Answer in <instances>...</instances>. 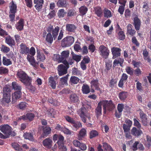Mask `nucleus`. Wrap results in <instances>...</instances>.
<instances>
[{
  "label": "nucleus",
  "instance_id": "obj_1",
  "mask_svg": "<svg viewBox=\"0 0 151 151\" xmlns=\"http://www.w3.org/2000/svg\"><path fill=\"white\" fill-rule=\"evenodd\" d=\"M60 28L58 27H54L50 25L47 27L46 30L48 32L46 35L45 40L51 44L53 41V38L55 40L57 37Z\"/></svg>",
  "mask_w": 151,
  "mask_h": 151
},
{
  "label": "nucleus",
  "instance_id": "obj_2",
  "mask_svg": "<svg viewBox=\"0 0 151 151\" xmlns=\"http://www.w3.org/2000/svg\"><path fill=\"white\" fill-rule=\"evenodd\" d=\"M16 76L17 78L19 79V80L25 85L27 88H29L32 87L31 78L22 70L20 69L18 70Z\"/></svg>",
  "mask_w": 151,
  "mask_h": 151
},
{
  "label": "nucleus",
  "instance_id": "obj_3",
  "mask_svg": "<svg viewBox=\"0 0 151 151\" xmlns=\"http://www.w3.org/2000/svg\"><path fill=\"white\" fill-rule=\"evenodd\" d=\"M63 63L64 64V65L60 64L58 67V74L60 76L67 73V69L69 68V65H72L73 63V62L71 61L68 63L67 61H64Z\"/></svg>",
  "mask_w": 151,
  "mask_h": 151
},
{
  "label": "nucleus",
  "instance_id": "obj_4",
  "mask_svg": "<svg viewBox=\"0 0 151 151\" xmlns=\"http://www.w3.org/2000/svg\"><path fill=\"white\" fill-rule=\"evenodd\" d=\"M101 102L104 113L106 112V109L111 111L114 109L115 107L114 104L111 100H104L101 101Z\"/></svg>",
  "mask_w": 151,
  "mask_h": 151
},
{
  "label": "nucleus",
  "instance_id": "obj_5",
  "mask_svg": "<svg viewBox=\"0 0 151 151\" xmlns=\"http://www.w3.org/2000/svg\"><path fill=\"white\" fill-rule=\"evenodd\" d=\"M74 42V38L72 36H68L64 38L62 41V45L63 47L70 46Z\"/></svg>",
  "mask_w": 151,
  "mask_h": 151
},
{
  "label": "nucleus",
  "instance_id": "obj_6",
  "mask_svg": "<svg viewBox=\"0 0 151 151\" xmlns=\"http://www.w3.org/2000/svg\"><path fill=\"white\" fill-rule=\"evenodd\" d=\"M0 130L6 135V137H7L12 134L11 128L8 124L0 126Z\"/></svg>",
  "mask_w": 151,
  "mask_h": 151
},
{
  "label": "nucleus",
  "instance_id": "obj_7",
  "mask_svg": "<svg viewBox=\"0 0 151 151\" xmlns=\"http://www.w3.org/2000/svg\"><path fill=\"white\" fill-rule=\"evenodd\" d=\"M100 55L104 59L108 58L109 54V50L108 48L104 45H101L99 47Z\"/></svg>",
  "mask_w": 151,
  "mask_h": 151
},
{
  "label": "nucleus",
  "instance_id": "obj_8",
  "mask_svg": "<svg viewBox=\"0 0 151 151\" xmlns=\"http://www.w3.org/2000/svg\"><path fill=\"white\" fill-rule=\"evenodd\" d=\"M133 24L134 25L135 29L137 31L139 30L141 26V21L138 18L137 15H134L133 18Z\"/></svg>",
  "mask_w": 151,
  "mask_h": 151
},
{
  "label": "nucleus",
  "instance_id": "obj_9",
  "mask_svg": "<svg viewBox=\"0 0 151 151\" xmlns=\"http://www.w3.org/2000/svg\"><path fill=\"white\" fill-rule=\"evenodd\" d=\"M121 50L117 47H113L111 49L112 54L113 55L112 58L115 59L121 56Z\"/></svg>",
  "mask_w": 151,
  "mask_h": 151
},
{
  "label": "nucleus",
  "instance_id": "obj_10",
  "mask_svg": "<svg viewBox=\"0 0 151 151\" xmlns=\"http://www.w3.org/2000/svg\"><path fill=\"white\" fill-rule=\"evenodd\" d=\"M27 59L30 63V64L32 65L35 69H37L39 66V62H36L35 60L34 57L30 56V55L28 54Z\"/></svg>",
  "mask_w": 151,
  "mask_h": 151
},
{
  "label": "nucleus",
  "instance_id": "obj_11",
  "mask_svg": "<svg viewBox=\"0 0 151 151\" xmlns=\"http://www.w3.org/2000/svg\"><path fill=\"white\" fill-rule=\"evenodd\" d=\"M35 117L34 114L32 113H28L26 114V115H23L20 116L19 119L20 120L23 119L24 120H28L29 121L33 120Z\"/></svg>",
  "mask_w": 151,
  "mask_h": 151
},
{
  "label": "nucleus",
  "instance_id": "obj_12",
  "mask_svg": "<svg viewBox=\"0 0 151 151\" xmlns=\"http://www.w3.org/2000/svg\"><path fill=\"white\" fill-rule=\"evenodd\" d=\"M22 93L21 91L15 92L12 95V102L14 103L17 101V100L19 99L21 96Z\"/></svg>",
  "mask_w": 151,
  "mask_h": 151
},
{
  "label": "nucleus",
  "instance_id": "obj_13",
  "mask_svg": "<svg viewBox=\"0 0 151 151\" xmlns=\"http://www.w3.org/2000/svg\"><path fill=\"white\" fill-rule=\"evenodd\" d=\"M87 131L84 128L81 129L79 131L78 134L77 139L78 140H82L84 137L86 135Z\"/></svg>",
  "mask_w": 151,
  "mask_h": 151
},
{
  "label": "nucleus",
  "instance_id": "obj_14",
  "mask_svg": "<svg viewBox=\"0 0 151 151\" xmlns=\"http://www.w3.org/2000/svg\"><path fill=\"white\" fill-rule=\"evenodd\" d=\"M34 4H36L35 6L36 9L38 11H41L44 3V0H34Z\"/></svg>",
  "mask_w": 151,
  "mask_h": 151
},
{
  "label": "nucleus",
  "instance_id": "obj_15",
  "mask_svg": "<svg viewBox=\"0 0 151 151\" xmlns=\"http://www.w3.org/2000/svg\"><path fill=\"white\" fill-rule=\"evenodd\" d=\"M42 143L44 147L49 149L52 147V141L50 138H47L43 140Z\"/></svg>",
  "mask_w": 151,
  "mask_h": 151
},
{
  "label": "nucleus",
  "instance_id": "obj_16",
  "mask_svg": "<svg viewBox=\"0 0 151 151\" xmlns=\"http://www.w3.org/2000/svg\"><path fill=\"white\" fill-rule=\"evenodd\" d=\"M5 42L11 47L14 45L15 44L14 39L10 36H7L5 38Z\"/></svg>",
  "mask_w": 151,
  "mask_h": 151
},
{
  "label": "nucleus",
  "instance_id": "obj_17",
  "mask_svg": "<svg viewBox=\"0 0 151 151\" xmlns=\"http://www.w3.org/2000/svg\"><path fill=\"white\" fill-rule=\"evenodd\" d=\"M124 61V59L121 58H119L115 59L113 63V67L114 68L117 66H118L119 64L122 67Z\"/></svg>",
  "mask_w": 151,
  "mask_h": 151
},
{
  "label": "nucleus",
  "instance_id": "obj_18",
  "mask_svg": "<svg viewBox=\"0 0 151 151\" xmlns=\"http://www.w3.org/2000/svg\"><path fill=\"white\" fill-rule=\"evenodd\" d=\"M20 53H21L27 54L29 53V49L24 44L21 43L20 45Z\"/></svg>",
  "mask_w": 151,
  "mask_h": 151
},
{
  "label": "nucleus",
  "instance_id": "obj_19",
  "mask_svg": "<svg viewBox=\"0 0 151 151\" xmlns=\"http://www.w3.org/2000/svg\"><path fill=\"white\" fill-rule=\"evenodd\" d=\"M51 129L50 127H44L43 129V133L41 135L42 137H45L47 136L48 134L51 133Z\"/></svg>",
  "mask_w": 151,
  "mask_h": 151
},
{
  "label": "nucleus",
  "instance_id": "obj_20",
  "mask_svg": "<svg viewBox=\"0 0 151 151\" xmlns=\"http://www.w3.org/2000/svg\"><path fill=\"white\" fill-rule=\"evenodd\" d=\"M9 8L10 9L9 14H14L16 12L17 6L13 1L10 3Z\"/></svg>",
  "mask_w": 151,
  "mask_h": 151
},
{
  "label": "nucleus",
  "instance_id": "obj_21",
  "mask_svg": "<svg viewBox=\"0 0 151 151\" xmlns=\"http://www.w3.org/2000/svg\"><path fill=\"white\" fill-rule=\"evenodd\" d=\"M91 88H95L97 90H99L100 88L99 87V84L98 81L97 79H93L91 81Z\"/></svg>",
  "mask_w": 151,
  "mask_h": 151
},
{
  "label": "nucleus",
  "instance_id": "obj_22",
  "mask_svg": "<svg viewBox=\"0 0 151 151\" xmlns=\"http://www.w3.org/2000/svg\"><path fill=\"white\" fill-rule=\"evenodd\" d=\"M73 129L74 131H77L79 128L82 126V124L80 122L75 121L72 124Z\"/></svg>",
  "mask_w": 151,
  "mask_h": 151
},
{
  "label": "nucleus",
  "instance_id": "obj_23",
  "mask_svg": "<svg viewBox=\"0 0 151 151\" xmlns=\"http://www.w3.org/2000/svg\"><path fill=\"white\" fill-rule=\"evenodd\" d=\"M48 83L50 86L53 89L56 88V83L54 80V78L51 76L48 78Z\"/></svg>",
  "mask_w": 151,
  "mask_h": 151
},
{
  "label": "nucleus",
  "instance_id": "obj_24",
  "mask_svg": "<svg viewBox=\"0 0 151 151\" xmlns=\"http://www.w3.org/2000/svg\"><path fill=\"white\" fill-rule=\"evenodd\" d=\"M56 5L58 7H66L68 4L66 0H58L56 3Z\"/></svg>",
  "mask_w": 151,
  "mask_h": 151
},
{
  "label": "nucleus",
  "instance_id": "obj_25",
  "mask_svg": "<svg viewBox=\"0 0 151 151\" xmlns=\"http://www.w3.org/2000/svg\"><path fill=\"white\" fill-rule=\"evenodd\" d=\"M24 26V20L22 19H20L19 21L16 24V28L18 30H22L23 29Z\"/></svg>",
  "mask_w": 151,
  "mask_h": 151
},
{
  "label": "nucleus",
  "instance_id": "obj_26",
  "mask_svg": "<svg viewBox=\"0 0 151 151\" xmlns=\"http://www.w3.org/2000/svg\"><path fill=\"white\" fill-rule=\"evenodd\" d=\"M102 105L101 101L98 104V106L95 109V113L97 117L100 116L101 114V105Z\"/></svg>",
  "mask_w": 151,
  "mask_h": 151
},
{
  "label": "nucleus",
  "instance_id": "obj_27",
  "mask_svg": "<svg viewBox=\"0 0 151 151\" xmlns=\"http://www.w3.org/2000/svg\"><path fill=\"white\" fill-rule=\"evenodd\" d=\"M11 89L10 86L6 85L4 87L2 90L3 95H11Z\"/></svg>",
  "mask_w": 151,
  "mask_h": 151
},
{
  "label": "nucleus",
  "instance_id": "obj_28",
  "mask_svg": "<svg viewBox=\"0 0 151 151\" xmlns=\"http://www.w3.org/2000/svg\"><path fill=\"white\" fill-rule=\"evenodd\" d=\"M132 25L131 24H128L127 26V33L130 35L133 36L136 33V31L132 28Z\"/></svg>",
  "mask_w": 151,
  "mask_h": 151
},
{
  "label": "nucleus",
  "instance_id": "obj_29",
  "mask_svg": "<svg viewBox=\"0 0 151 151\" xmlns=\"http://www.w3.org/2000/svg\"><path fill=\"white\" fill-rule=\"evenodd\" d=\"M66 27V30L70 32H74L76 29V26L72 24H67Z\"/></svg>",
  "mask_w": 151,
  "mask_h": 151
},
{
  "label": "nucleus",
  "instance_id": "obj_30",
  "mask_svg": "<svg viewBox=\"0 0 151 151\" xmlns=\"http://www.w3.org/2000/svg\"><path fill=\"white\" fill-rule=\"evenodd\" d=\"M131 132L132 134L137 136H139L142 133V131L140 129H138L135 127L132 128Z\"/></svg>",
  "mask_w": 151,
  "mask_h": 151
},
{
  "label": "nucleus",
  "instance_id": "obj_31",
  "mask_svg": "<svg viewBox=\"0 0 151 151\" xmlns=\"http://www.w3.org/2000/svg\"><path fill=\"white\" fill-rule=\"evenodd\" d=\"M69 75L68 74L65 76L62 77L60 78V83L61 84L60 86V87H63L62 85H67L68 83H67V81L68 79V76Z\"/></svg>",
  "mask_w": 151,
  "mask_h": 151
},
{
  "label": "nucleus",
  "instance_id": "obj_32",
  "mask_svg": "<svg viewBox=\"0 0 151 151\" xmlns=\"http://www.w3.org/2000/svg\"><path fill=\"white\" fill-rule=\"evenodd\" d=\"M82 91L83 94H87L90 92V87L87 84H83L82 87Z\"/></svg>",
  "mask_w": 151,
  "mask_h": 151
},
{
  "label": "nucleus",
  "instance_id": "obj_33",
  "mask_svg": "<svg viewBox=\"0 0 151 151\" xmlns=\"http://www.w3.org/2000/svg\"><path fill=\"white\" fill-rule=\"evenodd\" d=\"M140 117L144 125L147 124V118L146 115L144 114L142 111L140 112L139 113Z\"/></svg>",
  "mask_w": 151,
  "mask_h": 151
},
{
  "label": "nucleus",
  "instance_id": "obj_34",
  "mask_svg": "<svg viewBox=\"0 0 151 151\" xmlns=\"http://www.w3.org/2000/svg\"><path fill=\"white\" fill-rule=\"evenodd\" d=\"M69 55V52L68 50L64 51L61 53V58L62 60V63L64 61H67L65 59L67 58Z\"/></svg>",
  "mask_w": 151,
  "mask_h": 151
},
{
  "label": "nucleus",
  "instance_id": "obj_35",
  "mask_svg": "<svg viewBox=\"0 0 151 151\" xmlns=\"http://www.w3.org/2000/svg\"><path fill=\"white\" fill-rule=\"evenodd\" d=\"M95 13L99 17H101L103 11L100 7L97 6L94 8Z\"/></svg>",
  "mask_w": 151,
  "mask_h": 151
},
{
  "label": "nucleus",
  "instance_id": "obj_36",
  "mask_svg": "<svg viewBox=\"0 0 151 151\" xmlns=\"http://www.w3.org/2000/svg\"><path fill=\"white\" fill-rule=\"evenodd\" d=\"M37 60L39 61H42L45 59V55L43 54H40L39 50H37Z\"/></svg>",
  "mask_w": 151,
  "mask_h": 151
},
{
  "label": "nucleus",
  "instance_id": "obj_37",
  "mask_svg": "<svg viewBox=\"0 0 151 151\" xmlns=\"http://www.w3.org/2000/svg\"><path fill=\"white\" fill-rule=\"evenodd\" d=\"M12 88L14 90H17V91H21L22 89L21 86L16 82H13L12 83Z\"/></svg>",
  "mask_w": 151,
  "mask_h": 151
},
{
  "label": "nucleus",
  "instance_id": "obj_38",
  "mask_svg": "<svg viewBox=\"0 0 151 151\" xmlns=\"http://www.w3.org/2000/svg\"><path fill=\"white\" fill-rule=\"evenodd\" d=\"M88 8L85 6H82L79 8V12L81 15L83 16L87 13Z\"/></svg>",
  "mask_w": 151,
  "mask_h": 151
},
{
  "label": "nucleus",
  "instance_id": "obj_39",
  "mask_svg": "<svg viewBox=\"0 0 151 151\" xmlns=\"http://www.w3.org/2000/svg\"><path fill=\"white\" fill-rule=\"evenodd\" d=\"M70 100L71 102L77 103L79 101V98L77 95L75 94H72L70 96Z\"/></svg>",
  "mask_w": 151,
  "mask_h": 151
},
{
  "label": "nucleus",
  "instance_id": "obj_40",
  "mask_svg": "<svg viewBox=\"0 0 151 151\" xmlns=\"http://www.w3.org/2000/svg\"><path fill=\"white\" fill-rule=\"evenodd\" d=\"M3 64L6 66H8L12 64V63L10 59H7L6 57L4 56L2 58Z\"/></svg>",
  "mask_w": 151,
  "mask_h": 151
},
{
  "label": "nucleus",
  "instance_id": "obj_41",
  "mask_svg": "<svg viewBox=\"0 0 151 151\" xmlns=\"http://www.w3.org/2000/svg\"><path fill=\"white\" fill-rule=\"evenodd\" d=\"M103 146L104 151H113V150L110 145L106 142L103 143Z\"/></svg>",
  "mask_w": 151,
  "mask_h": 151
},
{
  "label": "nucleus",
  "instance_id": "obj_42",
  "mask_svg": "<svg viewBox=\"0 0 151 151\" xmlns=\"http://www.w3.org/2000/svg\"><path fill=\"white\" fill-rule=\"evenodd\" d=\"M80 79L77 77L75 76H72L70 80V82L72 84H77L79 81Z\"/></svg>",
  "mask_w": 151,
  "mask_h": 151
},
{
  "label": "nucleus",
  "instance_id": "obj_43",
  "mask_svg": "<svg viewBox=\"0 0 151 151\" xmlns=\"http://www.w3.org/2000/svg\"><path fill=\"white\" fill-rule=\"evenodd\" d=\"M143 54L144 59L147 60L148 62L150 63L151 61V59L149 58L148 56V52L146 49L143 50Z\"/></svg>",
  "mask_w": 151,
  "mask_h": 151
},
{
  "label": "nucleus",
  "instance_id": "obj_44",
  "mask_svg": "<svg viewBox=\"0 0 151 151\" xmlns=\"http://www.w3.org/2000/svg\"><path fill=\"white\" fill-rule=\"evenodd\" d=\"M12 145L13 147L16 150L18 151H25L24 150L22 149L17 143L15 142L12 143Z\"/></svg>",
  "mask_w": 151,
  "mask_h": 151
},
{
  "label": "nucleus",
  "instance_id": "obj_45",
  "mask_svg": "<svg viewBox=\"0 0 151 151\" xmlns=\"http://www.w3.org/2000/svg\"><path fill=\"white\" fill-rule=\"evenodd\" d=\"M127 92L123 91L119 94V97L120 100H124L127 98Z\"/></svg>",
  "mask_w": 151,
  "mask_h": 151
},
{
  "label": "nucleus",
  "instance_id": "obj_46",
  "mask_svg": "<svg viewBox=\"0 0 151 151\" xmlns=\"http://www.w3.org/2000/svg\"><path fill=\"white\" fill-rule=\"evenodd\" d=\"M66 14V12L63 9H61L58 10V16L60 18L64 17Z\"/></svg>",
  "mask_w": 151,
  "mask_h": 151
},
{
  "label": "nucleus",
  "instance_id": "obj_47",
  "mask_svg": "<svg viewBox=\"0 0 151 151\" xmlns=\"http://www.w3.org/2000/svg\"><path fill=\"white\" fill-rule=\"evenodd\" d=\"M2 101L8 103L11 101V95H3Z\"/></svg>",
  "mask_w": 151,
  "mask_h": 151
},
{
  "label": "nucleus",
  "instance_id": "obj_48",
  "mask_svg": "<svg viewBox=\"0 0 151 151\" xmlns=\"http://www.w3.org/2000/svg\"><path fill=\"white\" fill-rule=\"evenodd\" d=\"M99 135V133L95 130H92L90 133L89 138L92 139L94 137H96Z\"/></svg>",
  "mask_w": 151,
  "mask_h": 151
},
{
  "label": "nucleus",
  "instance_id": "obj_49",
  "mask_svg": "<svg viewBox=\"0 0 151 151\" xmlns=\"http://www.w3.org/2000/svg\"><path fill=\"white\" fill-rule=\"evenodd\" d=\"M104 17L107 18L111 17L112 16L111 12L106 8L104 9Z\"/></svg>",
  "mask_w": 151,
  "mask_h": 151
},
{
  "label": "nucleus",
  "instance_id": "obj_50",
  "mask_svg": "<svg viewBox=\"0 0 151 151\" xmlns=\"http://www.w3.org/2000/svg\"><path fill=\"white\" fill-rule=\"evenodd\" d=\"M24 138L28 139L32 141L33 140V137L32 134L30 133H25L24 135Z\"/></svg>",
  "mask_w": 151,
  "mask_h": 151
},
{
  "label": "nucleus",
  "instance_id": "obj_51",
  "mask_svg": "<svg viewBox=\"0 0 151 151\" xmlns=\"http://www.w3.org/2000/svg\"><path fill=\"white\" fill-rule=\"evenodd\" d=\"M72 73L74 75H76L78 76H81L82 72L80 70H78L77 68H74L72 69Z\"/></svg>",
  "mask_w": 151,
  "mask_h": 151
},
{
  "label": "nucleus",
  "instance_id": "obj_52",
  "mask_svg": "<svg viewBox=\"0 0 151 151\" xmlns=\"http://www.w3.org/2000/svg\"><path fill=\"white\" fill-rule=\"evenodd\" d=\"M125 70L127 74L131 76H132L134 74V69L132 68L127 66L125 68Z\"/></svg>",
  "mask_w": 151,
  "mask_h": 151
},
{
  "label": "nucleus",
  "instance_id": "obj_53",
  "mask_svg": "<svg viewBox=\"0 0 151 151\" xmlns=\"http://www.w3.org/2000/svg\"><path fill=\"white\" fill-rule=\"evenodd\" d=\"M54 60L57 61L58 62H62V58L59 54H54L53 56Z\"/></svg>",
  "mask_w": 151,
  "mask_h": 151
},
{
  "label": "nucleus",
  "instance_id": "obj_54",
  "mask_svg": "<svg viewBox=\"0 0 151 151\" xmlns=\"http://www.w3.org/2000/svg\"><path fill=\"white\" fill-rule=\"evenodd\" d=\"M63 132L66 134H73L74 132L66 128H64L62 129Z\"/></svg>",
  "mask_w": 151,
  "mask_h": 151
},
{
  "label": "nucleus",
  "instance_id": "obj_55",
  "mask_svg": "<svg viewBox=\"0 0 151 151\" xmlns=\"http://www.w3.org/2000/svg\"><path fill=\"white\" fill-rule=\"evenodd\" d=\"M1 50L4 53H7L10 51V49L6 46L2 45L1 47Z\"/></svg>",
  "mask_w": 151,
  "mask_h": 151
},
{
  "label": "nucleus",
  "instance_id": "obj_56",
  "mask_svg": "<svg viewBox=\"0 0 151 151\" xmlns=\"http://www.w3.org/2000/svg\"><path fill=\"white\" fill-rule=\"evenodd\" d=\"M64 137L61 135H59L58 138V140L57 142V143L59 145H60L61 146L63 145V142L64 140Z\"/></svg>",
  "mask_w": 151,
  "mask_h": 151
},
{
  "label": "nucleus",
  "instance_id": "obj_57",
  "mask_svg": "<svg viewBox=\"0 0 151 151\" xmlns=\"http://www.w3.org/2000/svg\"><path fill=\"white\" fill-rule=\"evenodd\" d=\"M86 109L84 108H81V109H79L78 111V114L80 117H82L83 116H85V111Z\"/></svg>",
  "mask_w": 151,
  "mask_h": 151
},
{
  "label": "nucleus",
  "instance_id": "obj_58",
  "mask_svg": "<svg viewBox=\"0 0 151 151\" xmlns=\"http://www.w3.org/2000/svg\"><path fill=\"white\" fill-rule=\"evenodd\" d=\"M27 104L25 102H21L19 105V108L22 110L24 109L27 106Z\"/></svg>",
  "mask_w": 151,
  "mask_h": 151
},
{
  "label": "nucleus",
  "instance_id": "obj_59",
  "mask_svg": "<svg viewBox=\"0 0 151 151\" xmlns=\"http://www.w3.org/2000/svg\"><path fill=\"white\" fill-rule=\"evenodd\" d=\"M76 15L75 11L73 10H68L67 16L68 17H71L74 16Z\"/></svg>",
  "mask_w": 151,
  "mask_h": 151
},
{
  "label": "nucleus",
  "instance_id": "obj_60",
  "mask_svg": "<svg viewBox=\"0 0 151 151\" xmlns=\"http://www.w3.org/2000/svg\"><path fill=\"white\" fill-rule=\"evenodd\" d=\"M124 108V105L122 104H118V105L117 109L119 113H122Z\"/></svg>",
  "mask_w": 151,
  "mask_h": 151
},
{
  "label": "nucleus",
  "instance_id": "obj_61",
  "mask_svg": "<svg viewBox=\"0 0 151 151\" xmlns=\"http://www.w3.org/2000/svg\"><path fill=\"white\" fill-rule=\"evenodd\" d=\"M131 12L129 9H127L125 10L124 12L125 17L126 18H129L131 16Z\"/></svg>",
  "mask_w": 151,
  "mask_h": 151
},
{
  "label": "nucleus",
  "instance_id": "obj_62",
  "mask_svg": "<svg viewBox=\"0 0 151 151\" xmlns=\"http://www.w3.org/2000/svg\"><path fill=\"white\" fill-rule=\"evenodd\" d=\"M125 5H122L119 6L118 11L121 15H122L123 14L124 10Z\"/></svg>",
  "mask_w": 151,
  "mask_h": 151
},
{
  "label": "nucleus",
  "instance_id": "obj_63",
  "mask_svg": "<svg viewBox=\"0 0 151 151\" xmlns=\"http://www.w3.org/2000/svg\"><path fill=\"white\" fill-rule=\"evenodd\" d=\"M134 74L137 76H139L140 75L142 72L139 68H137L135 70H134Z\"/></svg>",
  "mask_w": 151,
  "mask_h": 151
},
{
  "label": "nucleus",
  "instance_id": "obj_64",
  "mask_svg": "<svg viewBox=\"0 0 151 151\" xmlns=\"http://www.w3.org/2000/svg\"><path fill=\"white\" fill-rule=\"evenodd\" d=\"M78 148L82 151H85L86 150L87 147L85 144L81 142Z\"/></svg>",
  "mask_w": 151,
  "mask_h": 151
}]
</instances>
